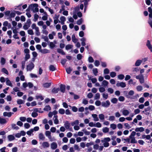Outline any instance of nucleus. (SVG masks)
<instances>
[{"label":"nucleus","mask_w":152,"mask_h":152,"mask_svg":"<svg viewBox=\"0 0 152 152\" xmlns=\"http://www.w3.org/2000/svg\"><path fill=\"white\" fill-rule=\"evenodd\" d=\"M65 86L63 84H61L60 86V89L61 92L64 93L65 91Z\"/></svg>","instance_id":"4"},{"label":"nucleus","mask_w":152,"mask_h":152,"mask_svg":"<svg viewBox=\"0 0 152 152\" xmlns=\"http://www.w3.org/2000/svg\"><path fill=\"white\" fill-rule=\"evenodd\" d=\"M134 91L133 90H130L128 94L126 95V96L128 98H131L129 96H132L134 94Z\"/></svg>","instance_id":"12"},{"label":"nucleus","mask_w":152,"mask_h":152,"mask_svg":"<svg viewBox=\"0 0 152 152\" xmlns=\"http://www.w3.org/2000/svg\"><path fill=\"white\" fill-rule=\"evenodd\" d=\"M39 138L40 140H44L45 139V137L42 133H40L39 134Z\"/></svg>","instance_id":"29"},{"label":"nucleus","mask_w":152,"mask_h":152,"mask_svg":"<svg viewBox=\"0 0 152 152\" xmlns=\"http://www.w3.org/2000/svg\"><path fill=\"white\" fill-rule=\"evenodd\" d=\"M99 118L100 119L103 120L104 119V116L102 114H100L99 115Z\"/></svg>","instance_id":"49"},{"label":"nucleus","mask_w":152,"mask_h":152,"mask_svg":"<svg viewBox=\"0 0 152 152\" xmlns=\"http://www.w3.org/2000/svg\"><path fill=\"white\" fill-rule=\"evenodd\" d=\"M48 50L47 49H43V50H41V52L42 53H44V54H45V53H48Z\"/></svg>","instance_id":"52"},{"label":"nucleus","mask_w":152,"mask_h":152,"mask_svg":"<svg viewBox=\"0 0 152 152\" xmlns=\"http://www.w3.org/2000/svg\"><path fill=\"white\" fill-rule=\"evenodd\" d=\"M146 45L149 49L150 50L151 52H152V45H151L149 40H147Z\"/></svg>","instance_id":"3"},{"label":"nucleus","mask_w":152,"mask_h":152,"mask_svg":"<svg viewBox=\"0 0 152 152\" xmlns=\"http://www.w3.org/2000/svg\"><path fill=\"white\" fill-rule=\"evenodd\" d=\"M38 115V114L37 113L33 112L31 114V116L32 117L35 118L37 117Z\"/></svg>","instance_id":"62"},{"label":"nucleus","mask_w":152,"mask_h":152,"mask_svg":"<svg viewBox=\"0 0 152 152\" xmlns=\"http://www.w3.org/2000/svg\"><path fill=\"white\" fill-rule=\"evenodd\" d=\"M92 116L94 118V120L95 121H98L99 119L97 117V115L96 114H93Z\"/></svg>","instance_id":"20"},{"label":"nucleus","mask_w":152,"mask_h":152,"mask_svg":"<svg viewBox=\"0 0 152 152\" xmlns=\"http://www.w3.org/2000/svg\"><path fill=\"white\" fill-rule=\"evenodd\" d=\"M36 99H40L41 100H42L44 99V98L42 95H37L36 96Z\"/></svg>","instance_id":"44"},{"label":"nucleus","mask_w":152,"mask_h":152,"mask_svg":"<svg viewBox=\"0 0 152 152\" xmlns=\"http://www.w3.org/2000/svg\"><path fill=\"white\" fill-rule=\"evenodd\" d=\"M100 97V94L99 93H97L95 94V99H99Z\"/></svg>","instance_id":"51"},{"label":"nucleus","mask_w":152,"mask_h":152,"mask_svg":"<svg viewBox=\"0 0 152 152\" xmlns=\"http://www.w3.org/2000/svg\"><path fill=\"white\" fill-rule=\"evenodd\" d=\"M66 61L67 60L66 59H63L61 60V63L63 65H64Z\"/></svg>","instance_id":"45"},{"label":"nucleus","mask_w":152,"mask_h":152,"mask_svg":"<svg viewBox=\"0 0 152 152\" xmlns=\"http://www.w3.org/2000/svg\"><path fill=\"white\" fill-rule=\"evenodd\" d=\"M110 140V139L109 137H106L104 138V140H102V142H108Z\"/></svg>","instance_id":"28"},{"label":"nucleus","mask_w":152,"mask_h":152,"mask_svg":"<svg viewBox=\"0 0 152 152\" xmlns=\"http://www.w3.org/2000/svg\"><path fill=\"white\" fill-rule=\"evenodd\" d=\"M49 69L50 71H53L56 70V69L53 65H51L49 66Z\"/></svg>","instance_id":"21"},{"label":"nucleus","mask_w":152,"mask_h":152,"mask_svg":"<svg viewBox=\"0 0 152 152\" xmlns=\"http://www.w3.org/2000/svg\"><path fill=\"white\" fill-rule=\"evenodd\" d=\"M142 62V60L140 59L137 60L136 61L135 64V65L136 66H139L140 65Z\"/></svg>","instance_id":"18"},{"label":"nucleus","mask_w":152,"mask_h":152,"mask_svg":"<svg viewBox=\"0 0 152 152\" xmlns=\"http://www.w3.org/2000/svg\"><path fill=\"white\" fill-rule=\"evenodd\" d=\"M36 31V34L37 35L39 36L40 34V33L39 31V28L38 27H37L36 28V29H35Z\"/></svg>","instance_id":"60"},{"label":"nucleus","mask_w":152,"mask_h":152,"mask_svg":"<svg viewBox=\"0 0 152 152\" xmlns=\"http://www.w3.org/2000/svg\"><path fill=\"white\" fill-rule=\"evenodd\" d=\"M72 47H73L72 45H71L69 44L68 45H66V46L65 47V48H66V50H69V49L72 48Z\"/></svg>","instance_id":"38"},{"label":"nucleus","mask_w":152,"mask_h":152,"mask_svg":"<svg viewBox=\"0 0 152 152\" xmlns=\"http://www.w3.org/2000/svg\"><path fill=\"white\" fill-rule=\"evenodd\" d=\"M43 110L46 111H48L51 110V108L49 105H48L46 106Z\"/></svg>","instance_id":"23"},{"label":"nucleus","mask_w":152,"mask_h":152,"mask_svg":"<svg viewBox=\"0 0 152 152\" xmlns=\"http://www.w3.org/2000/svg\"><path fill=\"white\" fill-rule=\"evenodd\" d=\"M57 52L61 54V55H65V53L63 51V50L62 49L60 48H58L57 49Z\"/></svg>","instance_id":"16"},{"label":"nucleus","mask_w":152,"mask_h":152,"mask_svg":"<svg viewBox=\"0 0 152 152\" xmlns=\"http://www.w3.org/2000/svg\"><path fill=\"white\" fill-rule=\"evenodd\" d=\"M64 127L66 129H69L70 126V124L69 123L68 121H66L64 123Z\"/></svg>","instance_id":"9"},{"label":"nucleus","mask_w":152,"mask_h":152,"mask_svg":"<svg viewBox=\"0 0 152 152\" xmlns=\"http://www.w3.org/2000/svg\"><path fill=\"white\" fill-rule=\"evenodd\" d=\"M23 101L21 99H18L17 100V102L18 104H21L23 103Z\"/></svg>","instance_id":"59"},{"label":"nucleus","mask_w":152,"mask_h":152,"mask_svg":"<svg viewBox=\"0 0 152 152\" xmlns=\"http://www.w3.org/2000/svg\"><path fill=\"white\" fill-rule=\"evenodd\" d=\"M38 6V5L37 4H30L29 6L28 7L29 8L30 10H31L33 11L34 10V8L35 7H37Z\"/></svg>","instance_id":"6"},{"label":"nucleus","mask_w":152,"mask_h":152,"mask_svg":"<svg viewBox=\"0 0 152 152\" xmlns=\"http://www.w3.org/2000/svg\"><path fill=\"white\" fill-rule=\"evenodd\" d=\"M30 55L29 54H26L25 58V61H27V60L30 58Z\"/></svg>","instance_id":"40"},{"label":"nucleus","mask_w":152,"mask_h":152,"mask_svg":"<svg viewBox=\"0 0 152 152\" xmlns=\"http://www.w3.org/2000/svg\"><path fill=\"white\" fill-rule=\"evenodd\" d=\"M116 86L118 87L120 86L121 88H124L126 87V85L125 83L121 82L120 83H118L116 84Z\"/></svg>","instance_id":"5"},{"label":"nucleus","mask_w":152,"mask_h":152,"mask_svg":"<svg viewBox=\"0 0 152 152\" xmlns=\"http://www.w3.org/2000/svg\"><path fill=\"white\" fill-rule=\"evenodd\" d=\"M102 84L104 86H107L108 82L106 80H104L102 82Z\"/></svg>","instance_id":"48"},{"label":"nucleus","mask_w":152,"mask_h":152,"mask_svg":"<svg viewBox=\"0 0 152 152\" xmlns=\"http://www.w3.org/2000/svg\"><path fill=\"white\" fill-rule=\"evenodd\" d=\"M116 74L115 72H112L110 73V75L112 77H114L116 76Z\"/></svg>","instance_id":"47"},{"label":"nucleus","mask_w":152,"mask_h":152,"mask_svg":"<svg viewBox=\"0 0 152 152\" xmlns=\"http://www.w3.org/2000/svg\"><path fill=\"white\" fill-rule=\"evenodd\" d=\"M136 134V132L134 131H133L131 133L130 135L129 136V138H131L132 137H134V136Z\"/></svg>","instance_id":"41"},{"label":"nucleus","mask_w":152,"mask_h":152,"mask_svg":"<svg viewBox=\"0 0 152 152\" xmlns=\"http://www.w3.org/2000/svg\"><path fill=\"white\" fill-rule=\"evenodd\" d=\"M79 121L78 120H76L75 121L72 122L71 123V125L72 126H73L75 125H77L79 124Z\"/></svg>","instance_id":"31"},{"label":"nucleus","mask_w":152,"mask_h":152,"mask_svg":"<svg viewBox=\"0 0 152 152\" xmlns=\"http://www.w3.org/2000/svg\"><path fill=\"white\" fill-rule=\"evenodd\" d=\"M88 77L89 78V80H91L93 83H96L97 81V80L96 78H91V77H89V75H88Z\"/></svg>","instance_id":"25"},{"label":"nucleus","mask_w":152,"mask_h":152,"mask_svg":"<svg viewBox=\"0 0 152 152\" xmlns=\"http://www.w3.org/2000/svg\"><path fill=\"white\" fill-rule=\"evenodd\" d=\"M123 114L124 115H127L129 113V111L127 110H124L123 111Z\"/></svg>","instance_id":"27"},{"label":"nucleus","mask_w":152,"mask_h":152,"mask_svg":"<svg viewBox=\"0 0 152 152\" xmlns=\"http://www.w3.org/2000/svg\"><path fill=\"white\" fill-rule=\"evenodd\" d=\"M82 18H80L77 21L76 23L78 25H80L82 24Z\"/></svg>","instance_id":"61"},{"label":"nucleus","mask_w":152,"mask_h":152,"mask_svg":"<svg viewBox=\"0 0 152 152\" xmlns=\"http://www.w3.org/2000/svg\"><path fill=\"white\" fill-rule=\"evenodd\" d=\"M59 91V88H54L52 89V92L53 93V94H56Z\"/></svg>","instance_id":"13"},{"label":"nucleus","mask_w":152,"mask_h":152,"mask_svg":"<svg viewBox=\"0 0 152 152\" xmlns=\"http://www.w3.org/2000/svg\"><path fill=\"white\" fill-rule=\"evenodd\" d=\"M142 89V87L141 86H138L137 87V89L138 91H141Z\"/></svg>","instance_id":"64"},{"label":"nucleus","mask_w":152,"mask_h":152,"mask_svg":"<svg viewBox=\"0 0 152 152\" xmlns=\"http://www.w3.org/2000/svg\"><path fill=\"white\" fill-rule=\"evenodd\" d=\"M111 101L113 104H116L117 102L118 99L116 98H114L111 99Z\"/></svg>","instance_id":"35"},{"label":"nucleus","mask_w":152,"mask_h":152,"mask_svg":"<svg viewBox=\"0 0 152 152\" xmlns=\"http://www.w3.org/2000/svg\"><path fill=\"white\" fill-rule=\"evenodd\" d=\"M131 139L130 143H137V141L136 140L135 138L134 137H132L131 138H130Z\"/></svg>","instance_id":"26"},{"label":"nucleus","mask_w":152,"mask_h":152,"mask_svg":"<svg viewBox=\"0 0 152 152\" xmlns=\"http://www.w3.org/2000/svg\"><path fill=\"white\" fill-rule=\"evenodd\" d=\"M93 72L95 76H96L98 72L97 69V68L93 69Z\"/></svg>","instance_id":"39"},{"label":"nucleus","mask_w":152,"mask_h":152,"mask_svg":"<svg viewBox=\"0 0 152 152\" xmlns=\"http://www.w3.org/2000/svg\"><path fill=\"white\" fill-rule=\"evenodd\" d=\"M34 22H36L37 20L38 19L39 17V16L37 14H35L34 15Z\"/></svg>","instance_id":"42"},{"label":"nucleus","mask_w":152,"mask_h":152,"mask_svg":"<svg viewBox=\"0 0 152 152\" xmlns=\"http://www.w3.org/2000/svg\"><path fill=\"white\" fill-rule=\"evenodd\" d=\"M6 63V60L3 57H1V63L2 65H4Z\"/></svg>","instance_id":"33"},{"label":"nucleus","mask_w":152,"mask_h":152,"mask_svg":"<svg viewBox=\"0 0 152 152\" xmlns=\"http://www.w3.org/2000/svg\"><path fill=\"white\" fill-rule=\"evenodd\" d=\"M7 122V121L5 119L0 117V124H5Z\"/></svg>","instance_id":"17"},{"label":"nucleus","mask_w":152,"mask_h":152,"mask_svg":"<svg viewBox=\"0 0 152 152\" xmlns=\"http://www.w3.org/2000/svg\"><path fill=\"white\" fill-rule=\"evenodd\" d=\"M58 112L60 114L63 115L65 113V111L64 109L60 108Z\"/></svg>","instance_id":"34"},{"label":"nucleus","mask_w":152,"mask_h":152,"mask_svg":"<svg viewBox=\"0 0 152 152\" xmlns=\"http://www.w3.org/2000/svg\"><path fill=\"white\" fill-rule=\"evenodd\" d=\"M51 148L53 149H55L57 147V145L55 142H53L51 144Z\"/></svg>","instance_id":"8"},{"label":"nucleus","mask_w":152,"mask_h":152,"mask_svg":"<svg viewBox=\"0 0 152 152\" xmlns=\"http://www.w3.org/2000/svg\"><path fill=\"white\" fill-rule=\"evenodd\" d=\"M110 105V103L109 100H107L105 102H102V107H108Z\"/></svg>","instance_id":"2"},{"label":"nucleus","mask_w":152,"mask_h":152,"mask_svg":"<svg viewBox=\"0 0 152 152\" xmlns=\"http://www.w3.org/2000/svg\"><path fill=\"white\" fill-rule=\"evenodd\" d=\"M30 25H28L26 23L23 26V28L25 30H27L30 27Z\"/></svg>","instance_id":"37"},{"label":"nucleus","mask_w":152,"mask_h":152,"mask_svg":"<svg viewBox=\"0 0 152 152\" xmlns=\"http://www.w3.org/2000/svg\"><path fill=\"white\" fill-rule=\"evenodd\" d=\"M118 77L119 79L122 80L124 77V76L123 74H120L118 75Z\"/></svg>","instance_id":"50"},{"label":"nucleus","mask_w":152,"mask_h":152,"mask_svg":"<svg viewBox=\"0 0 152 152\" xmlns=\"http://www.w3.org/2000/svg\"><path fill=\"white\" fill-rule=\"evenodd\" d=\"M34 65L32 62L27 65L26 69L27 71H31L34 67Z\"/></svg>","instance_id":"1"},{"label":"nucleus","mask_w":152,"mask_h":152,"mask_svg":"<svg viewBox=\"0 0 152 152\" xmlns=\"http://www.w3.org/2000/svg\"><path fill=\"white\" fill-rule=\"evenodd\" d=\"M1 72L7 75H8L9 74V73L8 71L5 68H3L2 69Z\"/></svg>","instance_id":"30"},{"label":"nucleus","mask_w":152,"mask_h":152,"mask_svg":"<svg viewBox=\"0 0 152 152\" xmlns=\"http://www.w3.org/2000/svg\"><path fill=\"white\" fill-rule=\"evenodd\" d=\"M110 71L109 69L107 68H105L104 70V73L105 74H108L109 73Z\"/></svg>","instance_id":"54"},{"label":"nucleus","mask_w":152,"mask_h":152,"mask_svg":"<svg viewBox=\"0 0 152 152\" xmlns=\"http://www.w3.org/2000/svg\"><path fill=\"white\" fill-rule=\"evenodd\" d=\"M88 108L90 110H93L95 109V107L94 106L92 105H90L89 106Z\"/></svg>","instance_id":"63"},{"label":"nucleus","mask_w":152,"mask_h":152,"mask_svg":"<svg viewBox=\"0 0 152 152\" xmlns=\"http://www.w3.org/2000/svg\"><path fill=\"white\" fill-rule=\"evenodd\" d=\"M140 82L142 84L144 82V77L143 75H141V78L139 80Z\"/></svg>","instance_id":"36"},{"label":"nucleus","mask_w":152,"mask_h":152,"mask_svg":"<svg viewBox=\"0 0 152 152\" xmlns=\"http://www.w3.org/2000/svg\"><path fill=\"white\" fill-rule=\"evenodd\" d=\"M11 126L13 129L16 130H18L19 129V127L18 126H16V125L15 124H12Z\"/></svg>","instance_id":"43"},{"label":"nucleus","mask_w":152,"mask_h":152,"mask_svg":"<svg viewBox=\"0 0 152 152\" xmlns=\"http://www.w3.org/2000/svg\"><path fill=\"white\" fill-rule=\"evenodd\" d=\"M109 129L108 128L105 127L103 129V132L104 133H107L109 131Z\"/></svg>","instance_id":"53"},{"label":"nucleus","mask_w":152,"mask_h":152,"mask_svg":"<svg viewBox=\"0 0 152 152\" xmlns=\"http://www.w3.org/2000/svg\"><path fill=\"white\" fill-rule=\"evenodd\" d=\"M144 130V129L143 127H137L135 129V131L136 132H142Z\"/></svg>","instance_id":"10"},{"label":"nucleus","mask_w":152,"mask_h":152,"mask_svg":"<svg viewBox=\"0 0 152 152\" xmlns=\"http://www.w3.org/2000/svg\"><path fill=\"white\" fill-rule=\"evenodd\" d=\"M6 85L7 86H9L11 87H12V86L11 81L9 80L8 78H6Z\"/></svg>","instance_id":"11"},{"label":"nucleus","mask_w":152,"mask_h":152,"mask_svg":"<svg viewBox=\"0 0 152 152\" xmlns=\"http://www.w3.org/2000/svg\"><path fill=\"white\" fill-rule=\"evenodd\" d=\"M94 65L96 66H98L100 64V62L98 60H95L94 62Z\"/></svg>","instance_id":"57"},{"label":"nucleus","mask_w":152,"mask_h":152,"mask_svg":"<svg viewBox=\"0 0 152 152\" xmlns=\"http://www.w3.org/2000/svg\"><path fill=\"white\" fill-rule=\"evenodd\" d=\"M118 100L120 101L123 102L125 100V98L123 96H120L118 98Z\"/></svg>","instance_id":"55"},{"label":"nucleus","mask_w":152,"mask_h":152,"mask_svg":"<svg viewBox=\"0 0 152 152\" xmlns=\"http://www.w3.org/2000/svg\"><path fill=\"white\" fill-rule=\"evenodd\" d=\"M66 70L68 74H70L72 71V69L70 67L66 68Z\"/></svg>","instance_id":"32"},{"label":"nucleus","mask_w":152,"mask_h":152,"mask_svg":"<svg viewBox=\"0 0 152 152\" xmlns=\"http://www.w3.org/2000/svg\"><path fill=\"white\" fill-rule=\"evenodd\" d=\"M42 145L43 147L44 148H48L49 146V143L47 142H44L42 143Z\"/></svg>","instance_id":"22"},{"label":"nucleus","mask_w":152,"mask_h":152,"mask_svg":"<svg viewBox=\"0 0 152 152\" xmlns=\"http://www.w3.org/2000/svg\"><path fill=\"white\" fill-rule=\"evenodd\" d=\"M51 85L50 83H45L43 84V86L45 88H48Z\"/></svg>","instance_id":"15"},{"label":"nucleus","mask_w":152,"mask_h":152,"mask_svg":"<svg viewBox=\"0 0 152 152\" xmlns=\"http://www.w3.org/2000/svg\"><path fill=\"white\" fill-rule=\"evenodd\" d=\"M7 137L8 140L10 141H11L15 139V137L12 135H8Z\"/></svg>","instance_id":"14"},{"label":"nucleus","mask_w":152,"mask_h":152,"mask_svg":"<svg viewBox=\"0 0 152 152\" xmlns=\"http://www.w3.org/2000/svg\"><path fill=\"white\" fill-rule=\"evenodd\" d=\"M72 110L73 112H76L77 111L78 109L75 106H74L72 107Z\"/></svg>","instance_id":"58"},{"label":"nucleus","mask_w":152,"mask_h":152,"mask_svg":"<svg viewBox=\"0 0 152 152\" xmlns=\"http://www.w3.org/2000/svg\"><path fill=\"white\" fill-rule=\"evenodd\" d=\"M13 114V113H12L11 112L8 113L5 112L3 113V115L5 117L8 116L9 117H10L11 116L12 114Z\"/></svg>","instance_id":"7"},{"label":"nucleus","mask_w":152,"mask_h":152,"mask_svg":"<svg viewBox=\"0 0 152 152\" xmlns=\"http://www.w3.org/2000/svg\"><path fill=\"white\" fill-rule=\"evenodd\" d=\"M45 135L46 136H48L49 139L51 138V132L50 131H46L45 132Z\"/></svg>","instance_id":"24"},{"label":"nucleus","mask_w":152,"mask_h":152,"mask_svg":"<svg viewBox=\"0 0 152 152\" xmlns=\"http://www.w3.org/2000/svg\"><path fill=\"white\" fill-rule=\"evenodd\" d=\"M88 61L90 63H92L94 61V60L91 56H90L88 57Z\"/></svg>","instance_id":"56"},{"label":"nucleus","mask_w":152,"mask_h":152,"mask_svg":"<svg viewBox=\"0 0 152 152\" xmlns=\"http://www.w3.org/2000/svg\"><path fill=\"white\" fill-rule=\"evenodd\" d=\"M33 132V129H31L30 130L26 132L27 134L29 135H31L32 133Z\"/></svg>","instance_id":"46"},{"label":"nucleus","mask_w":152,"mask_h":152,"mask_svg":"<svg viewBox=\"0 0 152 152\" xmlns=\"http://www.w3.org/2000/svg\"><path fill=\"white\" fill-rule=\"evenodd\" d=\"M72 39L73 42L75 43L78 41V39L76 38L75 35L74 34L72 35Z\"/></svg>","instance_id":"19"}]
</instances>
